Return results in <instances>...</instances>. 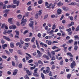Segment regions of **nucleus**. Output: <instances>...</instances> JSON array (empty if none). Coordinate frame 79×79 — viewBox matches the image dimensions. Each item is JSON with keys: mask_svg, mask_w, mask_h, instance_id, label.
I'll use <instances>...</instances> for the list:
<instances>
[{"mask_svg": "<svg viewBox=\"0 0 79 79\" xmlns=\"http://www.w3.org/2000/svg\"><path fill=\"white\" fill-rule=\"evenodd\" d=\"M10 46L11 47V48H13V47H15L14 43H11L10 44Z\"/></svg>", "mask_w": 79, "mask_h": 79, "instance_id": "24", "label": "nucleus"}, {"mask_svg": "<svg viewBox=\"0 0 79 79\" xmlns=\"http://www.w3.org/2000/svg\"><path fill=\"white\" fill-rule=\"evenodd\" d=\"M33 75L34 76H35V77H39V75L37 73H33Z\"/></svg>", "mask_w": 79, "mask_h": 79, "instance_id": "23", "label": "nucleus"}, {"mask_svg": "<svg viewBox=\"0 0 79 79\" xmlns=\"http://www.w3.org/2000/svg\"><path fill=\"white\" fill-rule=\"evenodd\" d=\"M9 50L10 52V53H12V52H13V49H9Z\"/></svg>", "mask_w": 79, "mask_h": 79, "instance_id": "64", "label": "nucleus"}, {"mask_svg": "<svg viewBox=\"0 0 79 79\" xmlns=\"http://www.w3.org/2000/svg\"><path fill=\"white\" fill-rule=\"evenodd\" d=\"M72 33H73V31H71L70 32H68V34L69 35H71V34H72Z\"/></svg>", "mask_w": 79, "mask_h": 79, "instance_id": "63", "label": "nucleus"}, {"mask_svg": "<svg viewBox=\"0 0 79 79\" xmlns=\"http://www.w3.org/2000/svg\"><path fill=\"white\" fill-rule=\"evenodd\" d=\"M12 29H16V26L15 25H12Z\"/></svg>", "mask_w": 79, "mask_h": 79, "instance_id": "45", "label": "nucleus"}, {"mask_svg": "<svg viewBox=\"0 0 79 79\" xmlns=\"http://www.w3.org/2000/svg\"><path fill=\"white\" fill-rule=\"evenodd\" d=\"M5 51L6 54H7L8 55H10V52H9L8 51H7V50H5Z\"/></svg>", "mask_w": 79, "mask_h": 79, "instance_id": "35", "label": "nucleus"}, {"mask_svg": "<svg viewBox=\"0 0 79 79\" xmlns=\"http://www.w3.org/2000/svg\"><path fill=\"white\" fill-rule=\"evenodd\" d=\"M24 78L25 79H29V77L26 75L24 76Z\"/></svg>", "mask_w": 79, "mask_h": 79, "instance_id": "36", "label": "nucleus"}, {"mask_svg": "<svg viewBox=\"0 0 79 79\" xmlns=\"http://www.w3.org/2000/svg\"><path fill=\"white\" fill-rule=\"evenodd\" d=\"M55 56H53L52 57V58L51 59V60H52V61H53V60H55Z\"/></svg>", "mask_w": 79, "mask_h": 79, "instance_id": "51", "label": "nucleus"}, {"mask_svg": "<svg viewBox=\"0 0 79 79\" xmlns=\"http://www.w3.org/2000/svg\"><path fill=\"white\" fill-rule=\"evenodd\" d=\"M12 19H13V18H10L8 19V20L9 23H10V24H11V23H12Z\"/></svg>", "mask_w": 79, "mask_h": 79, "instance_id": "13", "label": "nucleus"}, {"mask_svg": "<svg viewBox=\"0 0 79 79\" xmlns=\"http://www.w3.org/2000/svg\"><path fill=\"white\" fill-rule=\"evenodd\" d=\"M16 3L17 4V6H19V1H17Z\"/></svg>", "mask_w": 79, "mask_h": 79, "instance_id": "58", "label": "nucleus"}, {"mask_svg": "<svg viewBox=\"0 0 79 79\" xmlns=\"http://www.w3.org/2000/svg\"><path fill=\"white\" fill-rule=\"evenodd\" d=\"M36 68V65H34V67H31L30 68V69L31 70H33V69H34L35 68Z\"/></svg>", "mask_w": 79, "mask_h": 79, "instance_id": "25", "label": "nucleus"}, {"mask_svg": "<svg viewBox=\"0 0 79 79\" xmlns=\"http://www.w3.org/2000/svg\"><path fill=\"white\" fill-rule=\"evenodd\" d=\"M76 31H79V25L78 26L75 30Z\"/></svg>", "mask_w": 79, "mask_h": 79, "instance_id": "50", "label": "nucleus"}, {"mask_svg": "<svg viewBox=\"0 0 79 79\" xmlns=\"http://www.w3.org/2000/svg\"><path fill=\"white\" fill-rule=\"evenodd\" d=\"M35 37H33L31 39V42H34V40H35Z\"/></svg>", "mask_w": 79, "mask_h": 79, "instance_id": "27", "label": "nucleus"}, {"mask_svg": "<svg viewBox=\"0 0 79 79\" xmlns=\"http://www.w3.org/2000/svg\"><path fill=\"white\" fill-rule=\"evenodd\" d=\"M71 76V74H68L67 75V78H68V79H70Z\"/></svg>", "mask_w": 79, "mask_h": 79, "instance_id": "37", "label": "nucleus"}, {"mask_svg": "<svg viewBox=\"0 0 79 79\" xmlns=\"http://www.w3.org/2000/svg\"><path fill=\"white\" fill-rule=\"evenodd\" d=\"M62 12V11L61 10V9H59L57 10V14L58 15H60L61 13Z\"/></svg>", "mask_w": 79, "mask_h": 79, "instance_id": "11", "label": "nucleus"}, {"mask_svg": "<svg viewBox=\"0 0 79 79\" xmlns=\"http://www.w3.org/2000/svg\"><path fill=\"white\" fill-rule=\"evenodd\" d=\"M18 71V69H15L14 70V72L12 74V75L13 76H15L16 74H17V72Z\"/></svg>", "mask_w": 79, "mask_h": 79, "instance_id": "12", "label": "nucleus"}, {"mask_svg": "<svg viewBox=\"0 0 79 79\" xmlns=\"http://www.w3.org/2000/svg\"><path fill=\"white\" fill-rule=\"evenodd\" d=\"M74 37L75 38V40H77V39H78L79 36L77 35H76L74 36Z\"/></svg>", "mask_w": 79, "mask_h": 79, "instance_id": "32", "label": "nucleus"}, {"mask_svg": "<svg viewBox=\"0 0 79 79\" xmlns=\"http://www.w3.org/2000/svg\"><path fill=\"white\" fill-rule=\"evenodd\" d=\"M46 44H48V45H50L52 44V41L49 40H46L45 42Z\"/></svg>", "mask_w": 79, "mask_h": 79, "instance_id": "7", "label": "nucleus"}, {"mask_svg": "<svg viewBox=\"0 0 79 79\" xmlns=\"http://www.w3.org/2000/svg\"><path fill=\"white\" fill-rule=\"evenodd\" d=\"M78 48V46H75L74 47V49L75 50V51H76L77 50Z\"/></svg>", "mask_w": 79, "mask_h": 79, "instance_id": "33", "label": "nucleus"}, {"mask_svg": "<svg viewBox=\"0 0 79 79\" xmlns=\"http://www.w3.org/2000/svg\"><path fill=\"white\" fill-rule=\"evenodd\" d=\"M16 7V5H11V8H15Z\"/></svg>", "mask_w": 79, "mask_h": 79, "instance_id": "31", "label": "nucleus"}, {"mask_svg": "<svg viewBox=\"0 0 79 79\" xmlns=\"http://www.w3.org/2000/svg\"><path fill=\"white\" fill-rule=\"evenodd\" d=\"M15 32L16 33V34L17 35H19V32L18 31H15Z\"/></svg>", "mask_w": 79, "mask_h": 79, "instance_id": "34", "label": "nucleus"}, {"mask_svg": "<svg viewBox=\"0 0 79 79\" xmlns=\"http://www.w3.org/2000/svg\"><path fill=\"white\" fill-rule=\"evenodd\" d=\"M63 5V3L59 2L57 4V5L58 6H62Z\"/></svg>", "mask_w": 79, "mask_h": 79, "instance_id": "15", "label": "nucleus"}, {"mask_svg": "<svg viewBox=\"0 0 79 79\" xmlns=\"http://www.w3.org/2000/svg\"><path fill=\"white\" fill-rule=\"evenodd\" d=\"M55 65H53L51 67V69H52V70H53V69H55Z\"/></svg>", "mask_w": 79, "mask_h": 79, "instance_id": "38", "label": "nucleus"}, {"mask_svg": "<svg viewBox=\"0 0 79 79\" xmlns=\"http://www.w3.org/2000/svg\"><path fill=\"white\" fill-rule=\"evenodd\" d=\"M13 31L12 30H8L7 31V34H10L11 32Z\"/></svg>", "mask_w": 79, "mask_h": 79, "instance_id": "22", "label": "nucleus"}, {"mask_svg": "<svg viewBox=\"0 0 79 79\" xmlns=\"http://www.w3.org/2000/svg\"><path fill=\"white\" fill-rule=\"evenodd\" d=\"M40 45L41 46H42V47L43 48H44V47H46V48H47L48 47V46H47V45L46 44H44V43L41 42L40 43Z\"/></svg>", "mask_w": 79, "mask_h": 79, "instance_id": "4", "label": "nucleus"}, {"mask_svg": "<svg viewBox=\"0 0 79 79\" xmlns=\"http://www.w3.org/2000/svg\"><path fill=\"white\" fill-rule=\"evenodd\" d=\"M74 45L75 46H77V42L76 41H75L74 44Z\"/></svg>", "mask_w": 79, "mask_h": 79, "instance_id": "48", "label": "nucleus"}, {"mask_svg": "<svg viewBox=\"0 0 79 79\" xmlns=\"http://www.w3.org/2000/svg\"><path fill=\"white\" fill-rule=\"evenodd\" d=\"M73 41H74L73 40L71 39L69 40L68 42H67V44H72Z\"/></svg>", "mask_w": 79, "mask_h": 79, "instance_id": "14", "label": "nucleus"}, {"mask_svg": "<svg viewBox=\"0 0 79 79\" xmlns=\"http://www.w3.org/2000/svg\"><path fill=\"white\" fill-rule=\"evenodd\" d=\"M28 11H31V10H32V9L31 8V6H29L28 8Z\"/></svg>", "mask_w": 79, "mask_h": 79, "instance_id": "53", "label": "nucleus"}, {"mask_svg": "<svg viewBox=\"0 0 79 79\" xmlns=\"http://www.w3.org/2000/svg\"><path fill=\"white\" fill-rule=\"evenodd\" d=\"M37 52L39 56H38L36 57L37 58H40V57L42 56V54H41L40 51H39V50H37Z\"/></svg>", "mask_w": 79, "mask_h": 79, "instance_id": "5", "label": "nucleus"}, {"mask_svg": "<svg viewBox=\"0 0 79 79\" xmlns=\"http://www.w3.org/2000/svg\"><path fill=\"white\" fill-rule=\"evenodd\" d=\"M36 43L37 47H38V48H40V46H39V43H38V42L37 40H36Z\"/></svg>", "mask_w": 79, "mask_h": 79, "instance_id": "20", "label": "nucleus"}, {"mask_svg": "<svg viewBox=\"0 0 79 79\" xmlns=\"http://www.w3.org/2000/svg\"><path fill=\"white\" fill-rule=\"evenodd\" d=\"M24 17H25V16L24 15L22 20V22L21 23V24H22L23 23H26V22H27V20L26 19H24Z\"/></svg>", "mask_w": 79, "mask_h": 79, "instance_id": "3", "label": "nucleus"}, {"mask_svg": "<svg viewBox=\"0 0 79 79\" xmlns=\"http://www.w3.org/2000/svg\"><path fill=\"white\" fill-rule=\"evenodd\" d=\"M53 37H54V35H52V36H48V39L53 38Z\"/></svg>", "mask_w": 79, "mask_h": 79, "instance_id": "49", "label": "nucleus"}, {"mask_svg": "<svg viewBox=\"0 0 79 79\" xmlns=\"http://www.w3.org/2000/svg\"><path fill=\"white\" fill-rule=\"evenodd\" d=\"M42 14V12H41V10H40L39 11L38 15L39 16H40Z\"/></svg>", "mask_w": 79, "mask_h": 79, "instance_id": "59", "label": "nucleus"}, {"mask_svg": "<svg viewBox=\"0 0 79 79\" xmlns=\"http://www.w3.org/2000/svg\"><path fill=\"white\" fill-rule=\"evenodd\" d=\"M67 55H68L69 56H70V57H72V58L73 57V55L71 54V53L70 52H68L67 54Z\"/></svg>", "mask_w": 79, "mask_h": 79, "instance_id": "18", "label": "nucleus"}, {"mask_svg": "<svg viewBox=\"0 0 79 79\" xmlns=\"http://www.w3.org/2000/svg\"><path fill=\"white\" fill-rule=\"evenodd\" d=\"M17 17L19 19H21L22 18V15H19L17 16Z\"/></svg>", "mask_w": 79, "mask_h": 79, "instance_id": "29", "label": "nucleus"}, {"mask_svg": "<svg viewBox=\"0 0 79 79\" xmlns=\"http://www.w3.org/2000/svg\"><path fill=\"white\" fill-rule=\"evenodd\" d=\"M53 32H54V31H53V30L51 31L49 33V35H52V34H53Z\"/></svg>", "mask_w": 79, "mask_h": 79, "instance_id": "42", "label": "nucleus"}, {"mask_svg": "<svg viewBox=\"0 0 79 79\" xmlns=\"http://www.w3.org/2000/svg\"><path fill=\"white\" fill-rule=\"evenodd\" d=\"M55 28H56V25H55V24H54L52 26V30H54V29H55Z\"/></svg>", "mask_w": 79, "mask_h": 79, "instance_id": "40", "label": "nucleus"}, {"mask_svg": "<svg viewBox=\"0 0 79 79\" xmlns=\"http://www.w3.org/2000/svg\"><path fill=\"white\" fill-rule=\"evenodd\" d=\"M38 36L39 38H40V37H41V34H40V33H39L38 34Z\"/></svg>", "mask_w": 79, "mask_h": 79, "instance_id": "62", "label": "nucleus"}, {"mask_svg": "<svg viewBox=\"0 0 79 79\" xmlns=\"http://www.w3.org/2000/svg\"><path fill=\"white\" fill-rule=\"evenodd\" d=\"M12 64L13 66H15V63L13 61H12Z\"/></svg>", "mask_w": 79, "mask_h": 79, "instance_id": "47", "label": "nucleus"}, {"mask_svg": "<svg viewBox=\"0 0 79 79\" xmlns=\"http://www.w3.org/2000/svg\"><path fill=\"white\" fill-rule=\"evenodd\" d=\"M41 76L42 79H45V76L44 75V74L41 73Z\"/></svg>", "mask_w": 79, "mask_h": 79, "instance_id": "26", "label": "nucleus"}, {"mask_svg": "<svg viewBox=\"0 0 79 79\" xmlns=\"http://www.w3.org/2000/svg\"><path fill=\"white\" fill-rule=\"evenodd\" d=\"M37 71H38V69H35L34 70V72L33 73H37Z\"/></svg>", "mask_w": 79, "mask_h": 79, "instance_id": "28", "label": "nucleus"}, {"mask_svg": "<svg viewBox=\"0 0 79 79\" xmlns=\"http://www.w3.org/2000/svg\"><path fill=\"white\" fill-rule=\"evenodd\" d=\"M48 18V14H47L45 15V16L44 17V19H46V18Z\"/></svg>", "mask_w": 79, "mask_h": 79, "instance_id": "61", "label": "nucleus"}, {"mask_svg": "<svg viewBox=\"0 0 79 79\" xmlns=\"http://www.w3.org/2000/svg\"><path fill=\"white\" fill-rule=\"evenodd\" d=\"M49 76H52V72L51 71H49V73L48 74Z\"/></svg>", "mask_w": 79, "mask_h": 79, "instance_id": "55", "label": "nucleus"}, {"mask_svg": "<svg viewBox=\"0 0 79 79\" xmlns=\"http://www.w3.org/2000/svg\"><path fill=\"white\" fill-rule=\"evenodd\" d=\"M38 63H39V64H42V65L43 64V63L40 60H39L38 61Z\"/></svg>", "mask_w": 79, "mask_h": 79, "instance_id": "30", "label": "nucleus"}, {"mask_svg": "<svg viewBox=\"0 0 79 79\" xmlns=\"http://www.w3.org/2000/svg\"><path fill=\"white\" fill-rule=\"evenodd\" d=\"M26 69H27V68H24L23 69L24 71H25L26 73H27L28 75H31V72L29 71V70H26Z\"/></svg>", "mask_w": 79, "mask_h": 79, "instance_id": "2", "label": "nucleus"}, {"mask_svg": "<svg viewBox=\"0 0 79 79\" xmlns=\"http://www.w3.org/2000/svg\"><path fill=\"white\" fill-rule=\"evenodd\" d=\"M62 36L63 37H64L66 36V34L64 33H63L62 34Z\"/></svg>", "mask_w": 79, "mask_h": 79, "instance_id": "56", "label": "nucleus"}, {"mask_svg": "<svg viewBox=\"0 0 79 79\" xmlns=\"http://www.w3.org/2000/svg\"><path fill=\"white\" fill-rule=\"evenodd\" d=\"M34 64H35V65H36V66H38V65H39V64H38V62H37L34 61Z\"/></svg>", "mask_w": 79, "mask_h": 79, "instance_id": "57", "label": "nucleus"}, {"mask_svg": "<svg viewBox=\"0 0 79 79\" xmlns=\"http://www.w3.org/2000/svg\"><path fill=\"white\" fill-rule=\"evenodd\" d=\"M66 31L67 32H71V28L67 29H66Z\"/></svg>", "mask_w": 79, "mask_h": 79, "instance_id": "43", "label": "nucleus"}, {"mask_svg": "<svg viewBox=\"0 0 79 79\" xmlns=\"http://www.w3.org/2000/svg\"><path fill=\"white\" fill-rule=\"evenodd\" d=\"M43 57L44 58H46L47 60H50V57L48 56V55L46 54H44L43 56Z\"/></svg>", "mask_w": 79, "mask_h": 79, "instance_id": "6", "label": "nucleus"}, {"mask_svg": "<svg viewBox=\"0 0 79 79\" xmlns=\"http://www.w3.org/2000/svg\"><path fill=\"white\" fill-rule=\"evenodd\" d=\"M19 67L20 69L22 68V64L20 63L19 64Z\"/></svg>", "mask_w": 79, "mask_h": 79, "instance_id": "46", "label": "nucleus"}, {"mask_svg": "<svg viewBox=\"0 0 79 79\" xmlns=\"http://www.w3.org/2000/svg\"><path fill=\"white\" fill-rule=\"evenodd\" d=\"M28 32V31H27V30H26L23 33V34L24 35H25V34H27V32Z\"/></svg>", "mask_w": 79, "mask_h": 79, "instance_id": "60", "label": "nucleus"}, {"mask_svg": "<svg viewBox=\"0 0 79 79\" xmlns=\"http://www.w3.org/2000/svg\"><path fill=\"white\" fill-rule=\"evenodd\" d=\"M10 11V9H6L5 10H4L3 12L4 13H7Z\"/></svg>", "mask_w": 79, "mask_h": 79, "instance_id": "16", "label": "nucleus"}, {"mask_svg": "<svg viewBox=\"0 0 79 79\" xmlns=\"http://www.w3.org/2000/svg\"><path fill=\"white\" fill-rule=\"evenodd\" d=\"M2 37L3 39H5V40H7L8 41H10V39H9V38H8L6 36H3Z\"/></svg>", "mask_w": 79, "mask_h": 79, "instance_id": "8", "label": "nucleus"}, {"mask_svg": "<svg viewBox=\"0 0 79 79\" xmlns=\"http://www.w3.org/2000/svg\"><path fill=\"white\" fill-rule=\"evenodd\" d=\"M62 9L63 10H64V11H66L69 10V8L65 6L62 7Z\"/></svg>", "mask_w": 79, "mask_h": 79, "instance_id": "9", "label": "nucleus"}, {"mask_svg": "<svg viewBox=\"0 0 79 79\" xmlns=\"http://www.w3.org/2000/svg\"><path fill=\"white\" fill-rule=\"evenodd\" d=\"M5 24H2V26L1 27V29H3V27H5Z\"/></svg>", "mask_w": 79, "mask_h": 79, "instance_id": "44", "label": "nucleus"}, {"mask_svg": "<svg viewBox=\"0 0 79 79\" xmlns=\"http://www.w3.org/2000/svg\"><path fill=\"white\" fill-rule=\"evenodd\" d=\"M70 66L72 69H73L76 66V62L74 60L73 61V63H71Z\"/></svg>", "mask_w": 79, "mask_h": 79, "instance_id": "1", "label": "nucleus"}, {"mask_svg": "<svg viewBox=\"0 0 79 79\" xmlns=\"http://www.w3.org/2000/svg\"><path fill=\"white\" fill-rule=\"evenodd\" d=\"M25 54H26V55H28V56H29V58H32V56H31L29 54H28L27 53H26Z\"/></svg>", "mask_w": 79, "mask_h": 79, "instance_id": "41", "label": "nucleus"}, {"mask_svg": "<svg viewBox=\"0 0 79 79\" xmlns=\"http://www.w3.org/2000/svg\"><path fill=\"white\" fill-rule=\"evenodd\" d=\"M43 2V0H40L38 1V4H41L42 3V2Z\"/></svg>", "mask_w": 79, "mask_h": 79, "instance_id": "21", "label": "nucleus"}, {"mask_svg": "<svg viewBox=\"0 0 79 79\" xmlns=\"http://www.w3.org/2000/svg\"><path fill=\"white\" fill-rule=\"evenodd\" d=\"M32 62H33V60L32 59L28 61V62L29 63H32Z\"/></svg>", "mask_w": 79, "mask_h": 79, "instance_id": "52", "label": "nucleus"}, {"mask_svg": "<svg viewBox=\"0 0 79 79\" xmlns=\"http://www.w3.org/2000/svg\"><path fill=\"white\" fill-rule=\"evenodd\" d=\"M23 46V44H21L20 43L19 44V47L20 48H22Z\"/></svg>", "mask_w": 79, "mask_h": 79, "instance_id": "54", "label": "nucleus"}, {"mask_svg": "<svg viewBox=\"0 0 79 79\" xmlns=\"http://www.w3.org/2000/svg\"><path fill=\"white\" fill-rule=\"evenodd\" d=\"M30 40H31L30 38H26L25 39L24 41L26 42H29V41H30Z\"/></svg>", "mask_w": 79, "mask_h": 79, "instance_id": "19", "label": "nucleus"}, {"mask_svg": "<svg viewBox=\"0 0 79 79\" xmlns=\"http://www.w3.org/2000/svg\"><path fill=\"white\" fill-rule=\"evenodd\" d=\"M60 65H63V60L60 61Z\"/></svg>", "mask_w": 79, "mask_h": 79, "instance_id": "39", "label": "nucleus"}, {"mask_svg": "<svg viewBox=\"0 0 79 79\" xmlns=\"http://www.w3.org/2000/svg\"><path fill=\"white\" fill-rule=\"evenodd\" d=\"M33 24H34V22L33 21H31L29 24L30 27H31L32 29H34V26H33Z\"/></svg>", "mask_w": 79, "mask_h": 79, "instance_id": "10", "label": "nucleus"}, {"mask_svg": "<svg viewBox=\"0 0 79 79\" xmlns=\"http://www.w3.org/2000/svg\"><path fill=\"white\" fill-rule=\"evenodd\" d=\"M18 54H19V55H23V52L20 50H18L17 52Z\"/></svg>", "mask_w": 79, "mask_h": 79, "instance_id": "17", "label": "nucleus"}]
</instances>
